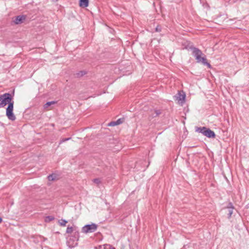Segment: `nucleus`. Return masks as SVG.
<instances>
[{"label": "nucleus", "mask_w": 249, "mask_h": 249, "mask_svg": "<svg viewBox=\"0 0 249 249\" xmlns=\"http://www.w3.org/2000/svg\"><path fill=\"white\" fill-rule=\"evenodd\" d=\"M6 105H8V107L6 110V115L9 120L14 121L16 119L13 113L14 101L12 100L11 94L9 93L0 95V108L4 107Z\"/></svg>", "instance_id": "1"}, {"label": "nucleus", "mask_w": 249, "mask_h": 249, "mask_svg": "<svg viewBox=\"0 0 249 249\" xmlns=\"http://www.w3.org/2000/svg\"><path fill=\"white\" fill-rule=\"evenodd\" d=\"M190 49L192 50V55L194 56L197 63H202L205 66L211 68V65L207 61L206 55L198 48L195 47H191Z\"/></svg>", "instance_id": "2"}, {"label": "nucleus", "mask_w": 249, "mask_h": 249, "mask_svg": "<svg viewBox=\"0 0 249 249\" xmlns=\"http://www.w3.org/2000/svg\"><path fill=\"white\" fill-rule=\"evenodd\" d=\"M79 232L78 230V228H76V230L72 233V235L70 238L69 240L68 241V244H69V246L71 247H74V246L77 245V241L79 238Z\"/></svg>", "instance_id": "3"}, {"label": "nucleus", "mask_w": 249, "mask_h": 249, "mask_svg": "<svg viewBox=\"0 0 249 249\" xmlns=\"http://www.w3.org/2000/svg\"><path fill=\"white\" fill-rule=\"evenodd\" d=\"M97 227L95 223L86 225L82 228V232L84 233L93 232L97 230Z\"/></svg>", "instance_id": "4"}, {"label": "nucleus", "mask_w": 249, "mask_h": 249, "mask_svg": "<svg viewBox=\"0 0 249 249\" xmlns=\"http://www.w3.org/2000/svg\"><path fill=\"white\" fill-rule=\"evenodd\" d=\"M26 19V16L24 15H19L12 18V22L15 24H20L23 22Z\"/></svg>", "instance_id": "5"}, {"label": "nucleus", "mask_w": 249, "mask_h": 249, "mask_svg": "<svg viewBox=\"0 0 249 249\" xmlns=\"http://www.w3.org/2000/svg\"><path fill=\"white\" fill-rule=\"evenodd\" d=\"M204 135L209 138H215V136H216V135H215L214 132L213 131L211 130L210 128H207V130H206V131H205Z\"/></svg>", "instance_id": "6"}, {"label": "nucleus", "mask_w": 249, "mask_h": 249, "mask_svg": "<svg viewBox=\"0 0 249 249\" xmlns=\"http://www.w3.org/2000/svg\"><path fill=\"white\" fill-rule=\"evenodd\" d=\"M60 176L56 173H53L49 175L47 177V178L49 181H54L59 179Z\"/></svg>", "instance_id": "7"}, {"label": "nucleus", "mask_w": 249, "mask_h": 249, "mask_svg": "<svg viewBox=\"0 0 249 249\" xmlns=\"http://www.w3.org/2000/svg\"><path fill=\"white\" fill-rule=\"evenodd\" d=\"M56 103V101H50V102H47L46 104H44V105L43 106V107H44V109H46V110H49L50 109L49 108V107L52 105H54Z\"/></svg>", "instance_id": "8"}, {"label": "nucleus", "mask_w": 249, "mask_h": 249, "mask_svg": "<svg viewBox=\"0 0 249 249\" xmlns=\"http://www.w3.org/2000/svg\"><path fill=\"white\" fill-rule=\"evenodd\" d=\"M79 5L82 7H87L89 5V0H80Z\"/></svg>", "instance_id": "9"}, {"label": "nucleus", "mask_w": 249, "mask_h": 249, "mask_svg": "<svg viewBox=\"0 0 249 249\" xmlns=\"http://www.w3.org/2000/svg\"><path fill=\"white\" fill-rule=\"evenodd\" d=\"M86 74H87V71H79L76 72V73H75L74 75H75V76L76 77L80 78V77L84 76Z\"/></svg>", "instance_id": "10"}, {"label": "nucleus", "mask_w": 249, "mask_h": 249, "mask_svg": "<svg viewBox=\"0 0 249 249\" xmlns=\"http://www.w3.org/2000/svg\"><path fill=\"white\" fill-rule=\"evenodd\" d=\"M179 96L178 97V100L179 101H181V103H182L184 102L186 95L185 93L181 94L180 92L178 93Z\"/></svg>", "instance_id": "11"}, {"label": "nucleus", "mask_w": 249, "mask_h": 249, "mask_svg": "<svg viewBox=\"0 0 249 249\" xmlns=\"http://www.w3.org/2000/svg\"><path fill=\"white\" fill-rule=\"evenodd\" d=\"M77 227L74 226V227H69L68 226L66 230V233H72L73 232L75 231V230H76V228Z\"/></svg>", "instance_id": "12"}, {"label": "nucleus", "mask_w": 249, "mask_h": 249, "mask_svg": "<svg viewBox=\"0 0 249 249\" xmlns=\"http://www.w3.org/2000/svg\"><path fill=\"white\" fill-rule=\"evenodd\" d=\"M161 113L160 110V109H155L154 110V113L152 114V117H156L160 115Z\"/></svg>", "instance_id": "13"}, {"label": "nucleus", "mask_w": 249, "mask_h": 249, "mask_svg": "<svg viewBox=\"0 0 249 249\" xmlns=\"http://www.w3.org/2000/svg\"><path fill=\"white\" fill-rule=\"evenodd\" d=\"M54 219V217L52 215L47 216L45 218V221L46 222H50Z\"/></svg>", "instance_id": "14"}, {"label": "nucleus", "mask_w": 249, "mask_h": 249, "mask_svg": "<svg viewBox=\"0 0 249 249\" xmlns=\"http://www.w3.org/2000/svg\"><path fill=\"white\" fill-rule=\"evenodd\" d=\"M68 221L65 219H61L58 220V223L61 226H65Z\"/></svg>", "instance_id": "15"}, {"label": "nucleus", "mask_w": 249, "mask_h": 249, "mask_svg": "<svg viewBox=\"0 0 249 249\" xmlns=\"http://www.w3.org/2000/svg\"><path fill=\"white\" fill-rule=\"evenodd\" d=\"M42 18H39L37 17L36 18H35L34 19H32V21H34L33 22H32V24L34 23H36V22L39 21L40 22H42L43 20L41 19Z\"/></svg>", "instance_id": "16"}, {"label": "nucleus", "mask_w": 249, "mask_h": 249, "mask_svg": "<svg viewBox=\"0 0 249 249\" xmlns=\"http://www.w3.org/2000/svg\"><path fill=\"white\" fill-rule=\"evenodd\" d=\"M203 129H206V127H196V131L198 133H201Z\"/></svg>", "instance_id": "17"}, {"label": "nucleus", "mask_w": 249, "mask_h": 249, "mask_svg": "<svg viewBox=\"0 0 249 249\" xmlns=\"http://www.w3.org/2000/svg\"><path fill=\"white\" fill-rule=\"evenodd\" d=\"M227 208L228 209H231L233 210L234 209V207L231 202H229L228 204V206L227 207Z\"/></svg>", "instance_id": "18"}, {"label": "nucleus", "mask_w": 249, "mask_h": 249, "mask_svg": "<svg viewBox=\"0 0 249 249\" xmlns=\"http://www.w3.org/2000/svg\"><path fill=\"white\" fill-rule=\"evenodd\" d=\"M233 210L231 209H228V218L230 219L231 217V215L233 213Z\"/></svg>", "instance_id": "19"}, {"label": "nucleus", "mask_w": 249, "mask_h": 249, "mask_svg": "<svg viewBox=\"0 0 249 249\" xmlns=\"http://www.w3.org/2000/svg\"><path fill=\"white\" fill-rule=\"evenodd\" d=\"M124 118H120V119H118L116 121L117 125L122 124L124 122Z\"/></svg>", "instance_id": "20"}, {"label": "nucleus", "mask_w": 249, "mask_h": 249, "mask_svg": "<svg viewBox=\"0 0 249 249\" xmlns=\"http://www.w3.org/2000/svg\"><path fill=\"white\" fill-rule=\"evenodd\" d=\"M161 27L160 25H158L155 28V31L156 32H160L161 31Z\"/></svg>", "instance_id": "21"}, {"label": "nucleus", "mask_w": 249, "mask_h": 249, "mask_svg": "<svg viewBox=\"0 0 249 249\" xmlns=\"http://www.w3.org/2000/svg\"><path fill=\"white\" fill-rule=\"evenodd\" d=\"M93 181L94 183L97 184H99L101 183L100 179L99 178H97L93 179Z\"/></svg>", "instance_id": "22"}, {"label": "nucleus", "mask_w": 249, "mask_h": 249, "mask_svg": "<svg viewBox=\"0 0 249 249\" xmlns=\"http://www.w3.org/2000/svg\"><path fill=\"white\" fill-rule=\"evenodd\" d=\"M71 139V138H64V139H62V140H61L60 142H59V144H61L66 141H69V140H70Z\"/></svg>", "instance_id": "23"}, {"label": "nucleus", "mask_w": 249, "mask_h": 249, "mask_svg": "<svg viewBox=\"0 0 249 249\" xmlns=\"http://www.w3.org/2000/svg\"><path fill=\"white\" fill-rule=\"evenodd\" d=\"M109 126H115L116 125V121L111 122L109 124Z\"/></svg>", "instance_id": "24"}, {"label": "nucleus", "mask_w": 249, "mask_h": 249, "mask_svg": "<svg viewBox=\"0 0 249 249\" xmlns=\"http://www.w3.org/2000/svg\"><path fill=\"white\" fill-rule=\"evenodd\" d=\"M207 128L206 127V129H203L202 132H201V134H202L203 135H204V133H205V131H206V130H207Z\"/></svg>", "instance_id": "25"}, {"label": "nucleus", "mask_w": 249, "mask_h": 249, "mask_svg": "<svg viewBox=\"0 0 249 249\" xmlns=\"http://www.w3.org/2000/svg\"><path fill=\"white\" fill-rule=\"evenodd\" d=\"M2 221V219L1 217H0V223H1Z\"/></svg>", "instance_id": "26"}]
</instances>
